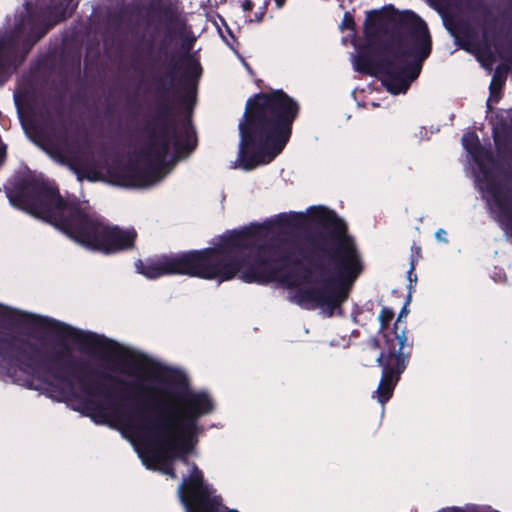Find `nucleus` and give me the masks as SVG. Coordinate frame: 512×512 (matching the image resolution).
<instances>
[{
  "instance_id": "9",
  "label": "nucleus",
  "mask_w": 512,
  "mask_h": 512,
  "mask_svg": "<svg viewBox=\"0 0 512 512\" xmlns=\"http://www.w3.org/2000/svg\"><path fill=\"white\" fill-rule=\"evenodd\" d=\"M167 153L168 145L165 141L162 140L153 144V146L149 148L147 153V160L151 166H159L165 160Z\"/></svg>"
},
{
  "instance_id": "14",
  "label": "nucleus",
  "mask_w": 512,
  "mask_h": 512,
  "mask_svg": "<svg viewBox=\"0 0 512 512\" xmlns=\"http://www.w3.org/2000/svg\"><path fill=\"white\" fill-rule=\"evenodd\" d=\"M392 317H393V313L390 310H388V309H382V311H381V313L379 315L380 321L383 324L388 322Z\"/></svg>"
},
{
  "instance_id": "18",
  "label": "nucleus",
  "mask_w": 512,
  "mask_h": 512,
  "mask_svg": "<svg viewBox=\"0 0 512 512\" xmlns=\"http://www.w3.org/2000/svg\"><path fill=\"white\" fill-rule=\"evenodd\" d=\"M275 2H276L277 7H279V8H280V7H282V6H283V4H284L285 0H275Z\"/></svg>"
},
{
  "instance_id": "13",
  "label": "nucleus",
  "mask_w": 512,
  "mask_h": 512,
  "mask_svg": "<svg viewBox=\"0 0 512 512\" xmlns=\"http://www.w3.org/2000/svg\"><path fill=\"white\" fill-rule=\"evenodd\" d=\"M258 11L255 13L254 18H251L250 20L260 21L265 13V2H261L258 4Z\"/></svg>"
},
{
  "instance_id": "4",
  "label": "nucleus",
  "mask_w": 512,
  "mask_h": 512,
  "mask_svg": "<svg viewBox=\"0 0 512 512\" xmlns=\"http://www.w3.org/2000/svg\"><path fill=\"white\" fill-rule=\"evenodd\" d=\"M297 112V104L280 90L249 99L239 123L238 166L252 170L270 163L288 142Z\"/></svg>"
},
{
  "instance_id": "5",
  "label": "nucleus",
  "mask_w": 512,
  "mask_h": 512,
  "mask_svg": "<svg viewBox=\"0 0 512 512\" xmlns=\"http://www.w3.org/2000/svg\"><path fill=\"white\" fill-rule=\"evenodd\" d=\"M395 18L409 29L401 52L386 55L375 67L362 63L361 57L354 60L356 70L378 75L392 94L405 93L418 77L422 61L430 54L431 40L426 24L415 13H397Z\"/></svg>"
},
{
  "instance_id": "10",
  "label": "nucleus",
  "mask_w": 512,
  "mask_h": 512,
  "mask_svg": "<svg viewBox=\"0 0 512 512\" xmlns=\"http://www.w3.org/2000/svg\"><path fill=\"white\" fill-rule=\"evenodd\" d=\"M77 178L79 181H82L84 178L89 181H98L101 179V175L98 172L77 171Z\"/></svg>"
},
{
  "instance_id": "12",
  "label": "nucleus",
  "mask_w": 512,
  "mask_h": 512,
  "mask_svg": "<svg viewBox=\"0 0 512 512\" xmlns=\"http://www.w3.org/2000/svg\"><path fill=\"white\" fill-rule=\"evenodd\" d=\"M476 508L474 506H466V507H448L444 508L438 512H475Z\"/></svg>"
},
{
  "instance_id": "19",
  "label": "nucleus",
  "mask_w": 512,
  "mask_h": 512,
  "mask_svg": "<svg viewBox=\"0 0 512 512\" xmlns=\"http://www.w3.org/2000/svg\"><path fill=\"white\" fill-rule=\"evenodd\" d=\"M66 17V13L63 12L59 17H58V20H62Z\"/></svg>"
},
{
  "instance_id": "15",
  "label": "nucleus",
  "mask_w": 512,
  "mask_h": 512,
  "mask_svg": "<svg viewBox=\"0 0 512 512\" xmlns=\"http://www.w3.org/2000/svg\"><path fill=\"white\" fill-rule=\"evenodd\" d=\"M446 231L444 229H438L435 233V237L438 241H441V242H444L446 243L447 242V238H446Z\"/></svg>"
},
{
  "instance_id": "6",
  "label": "nucleus",
  "mask_w": 512,
  "mask_h": 512,
  "mask_svg": "<svg viewBox=\"0 0 512 512\" xmlns=\"http://www.w3.org/2000/svg\"><path fill=\"white\" fill-rule=\"evenodd\" d=\"M462 145L478 166L476 181L483 197L497 220L503 226L507 225L512 220V198L495 181L494 172L488 169V166L493 164L490 154L479 145L478 136L471 132L463 135Z\"/></svg>"
},
{
  "instance_id": "7",
  "label": "nucleus",
  "mask_w": 512,
  "mask_h": 512,
  "mask_svg": "<svg viewBox=\"0 0 512 512\" xmlns=\"http://www.w3.org/2000/svg\"><path fill=\"white\" fill-rule=\"evenodd\" d=\"M395 339L399 344V350L395 353L394 339L388 340L385 338L388 349L382 352L377 362L382 366V378L376 390L377 399L383 405L392 396L393 390L399 380L400 374L404 371L408 361V354L403 353L402 350L407 344V337L404 332L396 335Z\"/></svg>"
},
{
  "instance_id": "20",
  "label": "nucleus",
  "mask_w": 512,
  "mask_h": 512,
  "mask_svg": "<svg viewBox=\"0 0 512 512\" xmlns=\"http://www.w3.org/2000/svg\"><path fill=\"white\" fill-rule=\"evenodd\" d=\"M409 274H411V272H410ZM408 278H409V280H412V277H411V275H408Z\"/></svg>"
},
{
  "instance_id": "16",
  "label": "nucleus",
  "mask_w": 512,
  "mask_h": 512,
  "mask_svg": "<svg viewBox=\"0 0 512 512\" xmlns=\"http://www.w3.org/2000/svg\"><path fill=\"white\" fill-rule=\"evenodd\" d=\"M255 7H256V3L253 0H245L242 3V8L244 11L252 10Z\"/></svg>"
},
{
  "instance_id": "21",
  "label": "nucleus",
  "mask_w": 512,
  "mask_h": 512,
  "mask_svg": "<svg viewBox=\"0 0 512 512\" xmlns=\"http://www.w3.org/2000/svg\"><path fill=\"white\" fill-rule=\"evenodd\" d=\"M409 274H411V272H410ZM408 278H409V280H412V277H411V275H408Z\"/></svg>"
},
{
  "instance_id": "3",
  "label": "nucleus",
  "mask_w": 512,
  "mask_h": 512,
  "mask_svg": "<svg viewBox=\"0 0 512 512\" xmlns=\"http://www.w3.org/2000/svg\"><path fill=\"white\" fill-rule=\"evenodd\" d=\"M10 203L41 218L65 233L80 245L105 254L133 246V229L109 226L96 217L86 204H66L51 186L25 188L19 193L8 192Z\"/></svg>"
},
{
  "instance_id": "11",
  "label": "nucleus",
  "mask_w": 512,
  "mask_h": 512,
  "mask_svg": "<svg viewBox=\"0 0 512 512\" xmlns=\"http://www.w3.org/2000/svg\"><path fill=\"white\" fill-rule=\"evenodd\" d=\"M353 26H354L353 16L351 15V13L346 12L344 14V17H343L342 22L340 24V29L341 30H345V29L352 30Z\"/></svg>"
},
{
  "instance_id": "17",
  "label": "nucleus",
  "mask_w": 512,
  "mask_h": 512,
  "mask_svg": "<svg viewBox=\"0 0 512 512\" xmlns=\"http://www.w3.org/2000/svg\"><path fill=\"white\" fill-rule=\"evenodd\" d=\"M191 65H192L193 72H195V74H199V72H200L199 64L197 62L193 61L191 63Z\"/></svg>"
},
{
  "instance_id": "1",
  "label": "nucleus",
  "mask_w": 512,
  "mask_h": 512,
  "mask_svg": "<svg viewBox=\"0 0 512 512\" xmlns=\"http://www.w3.org/2000/svg\"><path fill=\"white\" fill-rule=\"evenodd\" d=\"M39 331L79 345L83 350L118 360L120 371L133 378L124 383L127 395L153 407V418L139 410L116 402L90 387H76L66 378L32 373L29 387L49 397L65 401L75 410L87 413L95 423L117 429L137 451L143 464L176 477L175 461L189 475L178 487L186 512H239L222 505L215 490L203 480V474L187 458L196 454L201 427L198 419L212 412L213 400L205 391L187 390L185 382L172 370L136 355L100 335L70 326H34Z\"/></svg>"
},
{
  "instance_id": "2",
  "label": "nucleus",
  "mask_w": 512,
  "mask_h": 512,
  "mask_svg": "<svg viewBox=\"0 0 512 512\" xmlns=\"http://www.w3.org/2000/svg\"><path fill=\"white\" fill-rule=\"evenodd\" d=\"M283 222L298 228L322 226L331 229L336 250L329 267L306 271L298 266L283 274L280 268L296 258L299 247L295 240L260 246L256 233L235 232L223 236L213 247L179 255H163L136 263L137 271L149 279L169 274H182L224 282L239 278L246 283L279 281L289 289V297L301 307L331 316L348 298L349 291L362 272L361 258L346 227L325 207H311L306 213H291Z\"/></svg>"
},
{
  "instance_id": "8",
  "label": "nucleus",
  "mask_w": 512,
  "mask_h": 512,
  "mask_svg": "<svg viewBox=\"0 0 512 512\" xmlns=\"http://www.w3.org/2000/svg\"><path fill=\"white\" fill-rule=\"evenodd\" d=\"M160 180L161 177L155 174L133 173L125 176L118 184L131 188H146L156 184Z\"/></svg>"
}]
</instances>
